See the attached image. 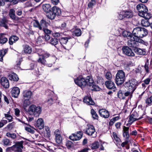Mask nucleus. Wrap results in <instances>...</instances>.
<instances>
[{
	"mask_svg": "<svg viewBox=\"0 0 152 152\" xmlns=\"http://www.w3.org/2000/svg\"><path fill=\"white\" fill-rule=\"evenodd\" d=\"M74 82L76 84L83 88L87 85L91 86L94 80L90 76H88L86 79L82 76H80L74 79Z\"/></svg>",
	"mask_w": 152,
	"mask_h": 152,
	"instance_id": "1",
	"label": "nucleus"
},
{
	"mask_svg": "<svg viewBox=\"0 0 152 152\" xmlns=\"http://www.w3.org/2000/svg\"><path fill=\"white\" fill-rule=\"evenodd\" d=\"M136 8L138 11V15L140 16L147 19L151 18V14L148 12V9L144 4H138Z\"/></svg>",
	"mask_w": 152,
	"mask_h": 152,
	"instance_id": "2",
	"label": "nucleus"
},
{
	"mask_svg": "<svg viewBox=\"0 0 152 152\" xmlns=\"http://www.w3.org/2000/svg\"><path fill=\"white\" fill-rule=\"evenodd\" d=\"M132 34L135 37L142 38L148 34V31L145 28L140 27H136L134 29Z\"/></svg>",
	"mask_w": 152,
	"mask_h": 152,
	"instance_id": "3",
	"label": "nucleus"
},
{
	"mask_svg": "<svg viewBox=\"0 0 152 152\" xmlns=\"http://www.w3.org/2000/svg\"><path fill=\"white\" fill-rule=\"evenodd\" d=\"M23 143V141H22L17 142L12 146L7 148L6 151L8 152L13 151L15 152H22Z\"/></svg>",
	"mask_w": 152,
	"mask_h": 152,
	"instance_id": "4",
	"label": "nucleus"
},
{
	"mask_svg": "<svg viewBox=\"0 0 152 152\" xmlns=\"http://www.w3.org/2000/svg\"><path fill=\"white\" fill-rule=\"evenodd\" d=\"M42 112V108L40 106H37L32 104L28 109V112L30 115H34L36 117H38Z\"/></svg>",
	"mask_w": 152,
	"mask_h": 152,
	"instance_id": "5",
	"label": "nucleus"
},
{
	"mask_svg": "<svg viewBox=\"0 0 152 152\" xmlns=\"http://www.w3.org/2000/svg\"><path fill=\"white\" fill-rule=\"evenodd\" d=\"M138 85L137 81L134 79H132L130 80L125 82L124 86L129 90L134 91L136 86Z\"/></svg>",
	"mask_w": 152,
	"mask_h": 152,
	"instance_id": "6",
	"label": "nucleus"
},
{
	"mask_svg": "<svg viewBox=\"0 0 152 152\" xmlns=\"http://www.w3.org/2000/svg\"><path fill=\"white\" fill-rule=\"evenodd\" d=\"M125 80V73L122 70L118 71L116 75V83L118 85H120L124 82Z\"/></svg>",
	"mask_w": 152,
	"mask_h": 152,
	"instance_id": "7",
	"label": "nucleus"
},
{
	"mask_svg": "<svg viewBox=\"0 0 152 152\" xmlns=\"http://www.w3.org/2000/svg\"><path fill=\"white\" fill-rule=\"evenodd\" d=\"M86 134L94 137L96 136V132L94 127L91 125H87L86 129Z\"/></svg>",
	"mask_w": 152,
	"mask_h": 152,
	"instance_id": "8",
	"label": "nucleus"
},
{
	"mask_svg": "<svg viewBox=\"0 0 152 152\" xmlns=\"http://www.w3.org/2000/svg\"><path fill=\"white\" fill-rule=\"evenodd\" d=\"M83 134L82 132H77L76 133L72 134L69 136V138L73 141L79 140L82 137Z\"/></svg>",
	"mask_w": 152,
	"mask_h": 152,
	"instance_id": "9",
	"label": "nucleus"
},
{
	"mask_svg": "<svg viewBox=\"0 0 152 152\" xmlns=\"http://www.w3.org/2000/svg\"><path fill=\"white\" fill-rule=\"evenodd\" d=\"M123 51L126 55L130 56H134L135 54L131 49L128 46L123 47L122 48Z\"/></svg>",
	"mask_w": 152,
	"mask_h": 152,
	"instance_id": "10",
	"label": "nucleus"
},
{
	"mask_svg": "<svg viewBox=\"0 0 152 152\" xmlns=\"http://www.w3.org/2000/svg\"><path fill=\"white\" fill-rule=\"evenodd\" d=\"M134 39H130L128 40L127 43V45L130 47L135 48L137 46H139L138 43L136 39L134 38Z\"/></svg>",
	"mask_w": 152,
	"mask_h": 152,
	"instance_id": "11",
	"label": "nucleus"
},
{
	"mask_svg": "<svg viewBox=\"0 0 152 152\" xmlns=\"http://www.w3.org/2000/svg\"><path fill=\"white\" fill-rule=\"evenodd\" d=\"M33 94L32 92L29 90H26L24 91L22 93V97L23 99H30L32 96Z\"/></svg>",
	"mask_w": 152,
	"mask_h": 152,
	"instance_id": "12",
	"label": "nucleus"
},
{
	"mask_svg": "<svg viewBox=\"0 0 152 152\" xmlns=\"http://www.w3.org/2000/svg\"><path fill=\"white\" fill-rule=\"evenodd\" d=\"M106 87L109 89H113L114 91L115 90V84L111 80L106 81L105 83Z\"/></svg>",
	"mask_w": 152,
	"mask_h": 152,
	"instance_id": "13",
	"label": "nucleus"
},
{
	"mask_svg": "<svg viewBox=\"0 0 152 152\" xmlns=\"http://www.w3.org/2000/svg\"><path fill=\"white\" fill-rule=\"evenodd\" d=\"M2 86L5 88H7L9 87V83L8 80L5 77H2L0 80Z\"/></svg>",
	"mask_w": 152,
	"mask_h": 152,
	"instance_id": "14",
	"label": "nucleus"
},
{
	"mask_svg": "<svg viewBox=\"0 0 152 152\" xmlns=\"http://www.w3.org/2000/svg\"><path fill=\"white\" fill-rule=\"evenodd\" d=\"M35 125L39 129H43L44 127V124L43 120L42 118H39L37 121Z\"/></svg>",
	"mask_w": 152,
	"mask_h": 152,
	"instance_id": "15",
	"label": "nucleus"
},
{
	"mask_svg": "<svg viewBox=\"0 0 152 152\" xmlns=\"http://www.w3.org/2000/svg\"><path fill=\"white\" fill-rule=\"evenodd\" d=\"M100 116L104 118H107L109 116V112L104 109H100L99 111Z\"/></svg>",
	"mask_w": 152,
	"mask_h": 152,
	"instance_id": "16",
	"label": "nucleus"
},
{
	"mask_svg": "<svg viewBox=\"0 0 152 152\" xmlns=\"http://www.w3.org/2000/svg\"><path fill=\"white\" fill-rule=\"evenodd\" d=\"M9 15L10 18L15 21H18L19 20L18 18L17 17L15 14V10L13 9H10V10Z\"/></svg>",
	"mask_w": 152,
	"mask_h": 152,
	"instance_id": "17",
	"label": "nucleus"
},
{
	"mask_svg": "<svg viewBox=\"0 0 152 152\" xmlns=\"http://www.w3.org/2000/svg\"><path fill=\"white\" fill-rule=\"evenodd\" d=\"M11 93L12 96L17 98L20 93V89L17 87H14L12 89Z\"/></svg>",
	"mask_w": 152,
	"mask_h": 152,
	"instance_id": "18",
	"label": "nucleus"
},
{
	"mask_svg": "<svg viewBox=\"0 0 152 152\" xmlns=\"http://www.w3.org/2000/svg\"><path fill=\"white\" fill-rule=\"evenodd\" d=\"M83 102L88 105H94L95 104L94 102L93 101L91 97L90 96H85Z\"/></svg>",
	"mask_w": 152,
	"mask_h": 152,
	"instance_id": "19",
	"label": "nucleus"
},
{
	"mask_svg": "<svg viewBox=\"0 0 152 152\" xmlns=\"http://www.w3.org/2000/svg\"><path fill=\"white\" fill-rule=\"evenodd\" d=\"M129 127H126L125 126H123V136L126 140H128L129 137Z\"/></svg>",
	"mask_w": 152,
	"mask_h": 152,
	"instance_id": "20",
	"label": "nucleus"
},
{
	"mask_svg": "<svg viewBox=\"0 0 152 152\" xmlns=\"http://www.w3.org/2000/svg\"><path fill=\"white\" fill-rule=\"evenodd\" d=\"M134 51L136 54L140 55H143L146 53L145 49H142L136 47L134 48Z\"/></svg>",
	"mask_w": 152,
	"mask_h": 152,
	"instance_id": "21",
	"label": "nucleus"
},
{
	"mask_svg": "<svg viewBox=\"0 0 152 152\" xmlns=\"http://www.w3.org/2000/svg\"><path fill=\"white\" fill-rule=\"evenodd\" d=\"M8 78L10 80L13 81H17L19 79L18 75L14 73L10 74L8 75Z\"/></svg>",
	"mask_w": 152,
	"mask_h": 152,
	"instance_id": "22",
	"label": "nucleus"
},
{
	"mask_svg": "<svg viewBox=\"0 0 152 152\" xmlns=\"http://www.w3.org/2000/svg\"><path fill=\"white\" fill-rule=\"evenodd\" d=\"M48 23L44 20L42 19L40 22L39 29L42 30L43 29L46 28L48 26Z\"/></svg>",
	"mask_w": 152,
	"mask_h": 152,
	"instance_id": "23",
	"label": "nucleus"
},
{
	"mask_svg": "<svg viewBox=\"0 0 152 152\" xmlns=\"http://www.w3.org/2000/svg\"><path fill=\"white\" fill-rule=\"evenodd\" d=\"M6 34L4 33L0 34V43L4 44L8 41V39L5 36Z\"/></svg>",
	"mask_w": 152,
	"mask_h": 152,
	"instance_id": "24",
	"label": "nucleus"
},
{
	"mask_svg": "<svg viewBox=\"0 0 152 152\" xmlns=\"http://www.w3.org/2000/svg\"><path fill=\"white\" fill-rule=\"evenodd\" d=\"M42 7L43 11L47 13L51 10V8L49 4H45L42 5Z\"/></svg>",
	"mask_w": 152,
	"mask_h": 152,
	"instance_id": "25",
	"label": "nucleus"
},
{
	"mask_svg": "<svg viewBox=\"0 0 152 152\" xmlns=\"http://www.w3.org/2000/svg\"><path fill=\"white\" fill-rule=\"evenodd\" d=\"M19 39V38L15 36H12L9 39V43L10 45H12Z\"/></svg>",
	"mask_w": 152,
	"mask_h": 152,
	"instance_id": "26",
	"label": "nucleus"
},
{
	"mask_svg": "<svg viewBox=\"0 0 152 152\" xmlns=\"http://www.w3.org/2000/svg\"><path fill=\"white\" fill-rule=\"evenodd\" d=\"M52 11L56 15H59L61 14V11L60 9L56 6L53 7Z\"/></svg>",
	"mask_w": 152,
	"mask_h": 152,
	"instance_id": "27",
	"label": "nucleus"
},
{
	"mask_svg": "<svg viewBox=\"0 0 152 152\" xmlns=\"http://www.w3.org/2000/svg\"><path fill=\"white\" fill-rule=\"evenodd\" d=\"M23 51L24 53L28 54H30L32 51V48L29 45H25L23 48Z\"/></svg>",
	"mask_w": 152,
	"mask_h": 152,
	"instance_id": "28",
	"label": "nucleus"
},
{
	"mask_svg": "<svg viewBox=\"0 0 152 152\" xmlns=\"http://www.w3.org/2000/svg\"><path fill=\"white\" fill-rule=\"evenodd\" d=\"M125 18H130L133 16V12L131 11H124Z\"/></svg>",
	"mask_w": 152,
	"mask_h": 152,
	"instance_id": "29",
	"label": "nucleus"
},
{
	"mask_svg": "<svg viewBox=\"0 0 152 152\" xmlns=\"http://www.w3.org/2000/svg\"><path fill=\"white\" fill-rule=\"evenodd\" d=\"M49 42L53 45H57L58 42V40L56 38H51Z\"/></svg>",
	"mask_w": 152,
	"mask_h": 152,
	"instance_id": "30",
	"label": "nucleus"
},
{
	"mask_svg": "<svg viewBox=\"0 0 152 152\" xmlns=\"http://www.w3.org/2000/svg\"><path fill=\"white\" fill-rule=\"evenodd\" d=\"M47 15V17L51 19H53L55 18L56 15L52 11H50L48 12Z\"/></svg>",
	"mask_w": 152,
	"mask_h": 152,
	"instance_id": "31",
	"label": "nucleus"
},
{
	"mask_svg": "<svg viewBox=\"0 0 152 152\" xmlns=\"http://www.w3.org/2000/svg\"><path fill=\"white\" fill-rule=\"evenodd\" d=\"M7 49L3 50L0 51V61H2L3 60V57L7 53Z\"/></svg>",
	"mask_w": 152,
	"mask_h": 152,
	"instance_id": "32",
	"label": "nucleus"
},
{
	"mask_svg": "<svg viewBox=\"0 0 152 152\" xmlns=\"http://www.w3.org/2000/svg\"><path fill=\"white\" fill-rule=\"evenodd\" d=\"M7 20L5 18H4L0 21V26L4 27L6 28H7Z\"/></svg>",
	"mask_w": 152,
	"mask_h": 152,
	"instance_id": "33",
	"label": "nucleus"
},
{
	"mask_svg": "<svg viewBox=\"0 0 152 152\" xmlns=\"http://www.w3.org/2000/svg\"><path fill=\"white\" fill-rule=\"evenodd\" d=\"M145 103L147 104V106H151L152 105V95L149 97H148L145 100Z\"/></svg>",
	"mask_w": 152,
	"mask_h": 152,
	"instance_id": "34",
	"label": "nucleus"
},
{
	"mask_svg": "<svg viewBox=\"0 0 152 152\" xmlns=\"http://www.w3.org/2000/svg\"><path fill=\"white\" fill-rule=\"evenodd\" d=\"M123 36L127 38H131L132 36V33L128 31H124L122 33Z\"/></svg>",
	"mask_w": 152,
	"mask_h": 152,
	"instance_id": "35",
	"label": "nucleus"
},
{
	"mask_svg": "<svg viewBox=\"0 0 152 152\" xmlns=\"http://www.w3.org/2000/svg\"><path fill=\"white\" fill-rule=\"evenodd\" d=\"M71 37H62L60 41V42L61 44H66L67 42L68 39L71 38Z\"/></svg>",
	"mask_w": 152,
	"mask_h": 152,
	"instance_id": "36",
	"label": "nucleus"
},
{
	"mask_svg": "<svg viewBox=\"0 0 152 152\" xmlns=\"http://www.w3.org/2000/svg\"><path fill=\"white\" fill-rule=\"evenodd\" d=\"M23 104L24 109L28 107L30 104V102L29 101L30 99H23Z\"/></svg>",
	"mask_w": 152,
	"mask_h": 152,
	"instance_id": "37",
	"label": "nucleus"
},
{
	"mask_svg": "<svg viewBox=\"0 0 152 152\" xmlns=\"http://www.w3.org/2000/svg\"><path fill=\"white\" fill-rule=\"evenodd\" d=\"M91 113L93 118L94 119H98V115L93 109H92L91 110Z\"/></svg>",
	"mask_w": 152,
	"mask_h": 152,
	"instance_id": "38",
	"label": "nucleus"
},
{
	"mask_svg": "<svg viewBox=\"0 0 152 152\" xmlns=\"http://www.w3.org/2000/svg\"><path fill=\"white\" fill-rule=\"evenodd\" d=\"M131 116L134 118L136 121L141 118V117H139V115L136 112H134L131 115Z\"/></svg>",
	"mask_w": 152,
	"mask_h": 152,
	"instance_id": "39",
	"label": "nucleus"
},
{
	"mask_svg": "<svg viewBox=\"0 0 152 152\" xmlns=\"http://www.w3.org/2000/svg\"><path fill=\"white\" fill-rule=\"evenodd\" d=\"M113 138L116 141L117 143L118 144L121 142L120 139L118 137L117 134L116 133L113 132Z\"/></svg>",
	"mask_w": 152,
	"mask_h": 152,
	"instance_id": "40",
	"label": "nucleus"
},
{
	"mask_svg": "<svg viewBox=\"0 0 152 152\" xmlns=\"http://www.w3.org/2000/svg\"><path fill=\"white\" fill-rule=\"evenodd\" d=\"M118 18L120 20H122L125 18L124 11H121L120 12H118Z\"/></svg>",
	"mask_w": 152,
	"mask_h": 152,
	"instance_id": "41",
	"label": "nucleus"
},
{
	"mask_svg": "<svg viewBox=\"0 0 152 152\" xmlns=\"http://www.w3.org/2000/svg\"><path fill=\"white\" fill-rule=\"evenodd\" d=\"M55 140L56 143L58 144L61 143L62 141V138L61 135L55 136Z\"/></svg>",
	"mask_w": 152,
	"mask_h": 152,
	"instance_id": "42",
	"label": "nucleus"
},
{
	"mask_svg": "<svg viewBox=\"0 0 152 152\" xmlns=\"http://www.w3.org/2000/svg\"><path fill=\"white\" fill-rule=\"evenodd\" d=\"M39 56H40L43 57L44 58H47L49 57L50 55L47 52H44L42 51L40 54H39Z\"/></svg>",
	"mask_w": 152,
	"mask_h": 152,
	"instance_id": "43",
	"label": "nucleus"
},
{
	"mask_svg": "<svg viewBox=\"0 0 152 152\" xmlns=\"http://www.w3.org/2000/svg\"><path fill=\"white\" fill-rule=\"evenodd\" d=\"M2 142L3 143L4 145V146H7L11 145L10 140L7 138L3 139Z\"/></svg>",
	"mask_w": 152,
	"mask_h": 152,
	"instance_id": "44",
	"label": "nucleus"
},
{
	"mask_svg": "<svg viewBox=\"0 0 152 152\" xmlns=\"http://www.w3.org/2000/svg\"><path fill=\"white\" fill-rule=\"evenodd\" d=\"M99 142H96L92 144L91 148L92 149H96L99 147Z\"/></svg>",
	"mask_w": 152,
	"mask_h": 152,
	"instance_id": "45",
	"label": "nucleus"
},
{
	"mask_svg": "<svg viewBox=\"0 0 152 152\" xmlns=\"http://www.w3.org/2000/svg\"><path fill=\"white\" fill-rule=\"evenodd\" d=\"M142 25L144 26H148L149 25V23L147 20V19L145 20H142L141 21Z\"/></svg>",
	"mask_w": 152,
	"mask_h": 152,
	"instance_id": "46",
	"label": "nucleus"
},
{
	"mask_svg": "<svg viewBox=\"0 0 152 152\" xmlns=\"http://www.w3.org/2000/svg\"><path fill=\"white\" fill-rule=\"evenodd\" d=\"M94 82L92 83V85L91 86H92L91 89L95 91H98L100 90V88L98 86L93 84Z\"/></svg>",
	"mask_w": 152,
	"mask_h": 152,
	"instance_id": "47",
	"label": "nucleus"
},
{
	"mask_svg": "<svg viewBox=\"0 0 152 152\" xmlns=\"http://www.w3.org/2000/svg\"><path fill=\"white\" fill-rule=\"evenodd\" d=\"M37 61L38 63H40L44 65L46 62L45 60V58L42 57V58L39 57L37 60Z\"/></svg>",
	"mask_w": 152,
	"mask_h": 152,
	"instance_id": "48",
	"label": "nucleus"
},
{
	"mask_svg": "<svg viewBox=\"0 0 152 152\" xmlns=\"http://www.w3.org/2000/svg\"><path fill=\"white\" fill-rule=\"evenodd\" d=\"M137 41V42L138 43V44L139 45V43H141L142 44H143V45H145V46H147L148 45V42H145L143 40L139 38H137V39H136Z\"/></svg>",
	"mask_w": 152,
	"mask_h": 152,
	"instance_id": "49",
	"label": "nucleus"
},
{
	"mask_svg": "<svg viewBox=\"0 0 152 152\" xmlns=\"http://www.w3.org/2000/svg\"><path fill=\"white\" fill-rule=\"evenodd\" d=\"M74 34L77 36H80L81 34V31L79 28L76 29L74 31Z\"/></svg>",
	"mask_w": 152,
	"mask_h": 152,
	"instance_id": "50",
	"label": "nucleus"
},
{
	"mask_svg": "<svg viewBox=\"0 0 152 152\" xmlns=\"http://www.w3.org/2000/svg\"><path fill=\"white\" fill-rule=\"evenodd\" d=\"M105 77L107 79L109 80H111L112 78V74L110 72H108L106 73L105 75Z\"/></svg>",
	"mask_w": 152,
	"mask_h": 152,
	"instance_id": "51",
	"label": "nucleus"
},
{
	"mask_svg": "<svg viewBox=\"0 0 152 152\" xmlns=\"http://www.w3.org/2000/svg\"><path fill=\"white\" fill-rule=\"evenodd\" d=\"M6 136L9 137H10L12 139H15L16 137V135L14 133H10L8 132L6 134Z\"/></svg>",
	"mask_w": 152,
	"mask_h": 152,
	"instance_id": "52",
	"label": "nucleus"
},
{
	"mask_svg": "<svg viewBox=\"0 0 152 152\" xmlns=\"http://www.w3.org/2000/svg\"><path fill=\"white\" fill-rule=\"evenodd\" d=\"M136 121V120L134 118L131 116V115L129 117V120L128 121V122L129 123V124L131 125V124L133 122Z\"/></svg>",
	"mask_w": 152,
	"mask_h": 152,
	"instance_id": "53",
	"label": "nucleus"
},
{
	"mask_svg": "<svg viewBox=\"0 0 152 152\" xmlns=\"http://www.w3.org/2000/svg\"><path fill=\"white\" fill-rule=\"evenodd\" d=\"M96 4L95 0H91V1L88 4V7L89 8L92 7Z\"/></svg>",
	"mask_w": 152,
	"mask_h": 152,
	"instance_id": "54",
	"label": "nucleus"
},
{
	"mask_svg": "<svg viewBox=\"0 0 152 152\" xmlns=\"http://www.w3.org/2000/svg\"><path fill=\"white\" fill-rule=\"evenodd\" d=\"M15 124V123L14 122L10 123L7 125V128L9 129H11L14 127Z\"/></svg>",
	"mask_w": 152,
	"mask_h": 152,
	"instance_id": "55",
	"label": "nucleus"
},
{
	"mask_svg": "<svg viewBox=\"0 0 152 152\" xmlns=\"http://www.w3.org/2000/svg\"><path fill=\"white\" fill-rule=\"evenodd\" d=\"M66 145L68 148H70L72 146L73 143L71 141H68L66 142Z\"/></svg>",
	"mask_w": 152,
	"mask_h": 152,
	"instance_id": "56",
	"label": "nucleus"
},
{
	"mask_svg": "<svg viewBox=\"0 0 152 152\" xmlns=\"http://www.w3.org/2000/svg\"><path fill=\"white\" fill-rule=\"evenodd\" d=\"M108 44L109 46H113L115 45V42L113 40H110L109 41Z\"/></svg>",
	"mask_w": 152,
	"mask_h": 152,
	"instance_id": "57",
	"label": "nucleus"
},
{
	"mask_svg": "<svg viewBox=\"0 0 152 152\" xmlns=\"http://www.w3.org/2000/svg\"><path fill=\"white\" fill-rule=\"evenodd\" d=\"M134 91L132 90H129L127 91L124 93V95L126 96H128L129 95H131Z\"/></svg>",
	"mask_w": 152,
	"mask_h": 152,
	"instance_id": "58",
	"label": "nucleus"
},
{
	"mask_svg": "<svg viewBox=\"0 0 152 152\" xmlns=\"http://www.w3.org/2000/svg\"><path fill=\"white\" fill-rule=\"evenodd\" d=\"M40 23H39L38 21L35 20L33 22V25L34 27H37L39 29Z\"/></svg>",
	"mask_w": 152,
	"mask_h": 152,
	"instance_id": "59",
	"label": "nucleus"
},
{
	"mask_svg": "<svg viewBox=\"0 0 152 152\" xmlns=\"http://www.w3.org/2000/svg\"><path fill=\"white\" fill-rule=\"evenodd\" d=\"M5 117H6L7 119L9 120V122H10L11 121L12 118V116L8 114H4Z\"/></svg>",
	"mask_w": 152,
	"mask_h": 152,
	"instance_id": "60",
	"label": "nucleus"
},
{
	"mask_svg": "<svg viewBox=\"0 0 152 152\" xmlns=\"http://www.w3.org/2000/svg\"><path fill=\"white\" fill-rule=\"evenodd\" d=\"M45 33V34H50L51 33V31L46 28L42 30Z\"/></svg>",
	"mask_w": 152,
	"mask_h": 152,
	"instance_id": "61",
	"label": "nucleus"
},
{
	"mask_svg": "<svg viewBox=\"0 0 152 152\" xmlns=\"http://www.w3.org/2000/svg\"><path fill=\"white\" fill-rule=\"evenodd\" d=\"M54 134L55 136L61 135V133L60 131L58 129H57L54 132Z\"/></svg>",
	"mask_w": 152,
	"mask_h": 152,
	"instance_id": "62",
	"label": "nucleus"
},
{
	"mask_svg": "<svg viewBox=\"0 0 152 152\" xmlns=\"http://www.w3.org/2000/svg\"><path fill=\"white\" fill-rule=\"evenodd\" d=\"M118 97L120 98L123 99L124 98L123 97V94L122 91L121 90H119L118 93Z\"/></svg>",
	"mask_w": 152,
	"mask_h": 152,
	"instance_id": "63",
	"label": "nucleus"
},
{
	"mask_svg": "<svg viewBox=\"0 0 152 152\" xmlns=\"http://www.w3.org/2000/svg\"><path fill=\"white\" fill-rule=\"evenodd\" d=\"M45 130L47 134L49 136L50 135V129L48 127L45 126Z\"/></svg>",
	"mask_w": 152,
	"mask_h": 152,
	"instance_id": "64",
	"label": "nucleus"
}]
</instances>
